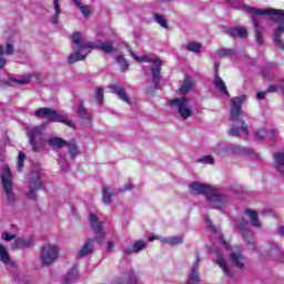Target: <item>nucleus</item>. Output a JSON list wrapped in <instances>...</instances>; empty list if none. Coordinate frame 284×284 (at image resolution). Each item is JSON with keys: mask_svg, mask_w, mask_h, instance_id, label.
<instances>
[{"mask_svg": "<svg viewBox=\"0 0 284 284\" xmlns=\"http://www.w3.org/2000/svg\"><path fill=\"white\" fill-rule=\"evenodd\" d=\"M3 54H7L8 57H11V54H14V40L9 39L6 43V49L3 47H0V70L6 68L7 60L3 58Z\"/></svg>", "mask_w": 284, "mask_h": 284, "instance_id": "16", "label": "nucleus"}, {"mask_svg": "<svg viewBox=\"0 0 284 284\" xmlns=\"http://www.w3.org/2000/svg\"><path fill=\"white\" fill-rule=\"evenodd\" d=\"M146 247H148V242L143 240H139L133 243V246L131 250L125 251V254H132V252L135 254H139V252H143V250H145Z\"/></svg>", "mask_w": 284, "mask_h": 284, "instance_id": "26", "label": "nucleus"}, {"mask_svg": "<svg viewBox=\"0 0 284 284\" xmlns=\"http://www.w3.org/2000/svg\"><path fill=\"white\" fill-rule=\"evenodd\" d=\"M116 63L120 65V68L123 72H125V70H128V68H130L128 60H125V58H123V55L116 57Z\"/></svg>", "mask_w": 284, "mask_h": 284, "instance_id": "39", "label": "nucleus"}, {"mask_svg": "<svg viewBox=\"0 0 284 284\" xmlns=\"http://www.w3.org/2000/svg\"><path fill=\"white\" fill-rule=\"evenodd\" d=\"M77 114L85 125H88V123H91L92 114L88 112V109H85V106H83V102H80L78 104Z\"/></svg>", "mask_w": 284, "mask_h": 284, "instance_id": "24", "label": "nucleus"}, {"mask_svg": "<svg viewBox=\"0 0 284 284\" xmlns=\"http://www.w3.org/2000/svg\"><path fill=\"white\" fill-rule=\"evenodd\" d=\"M219 54H223L224 57H230V54H234L232 49H223L219 51Z\"/></svg>", "mask_w": 284, "mask_h": 284, "instance_id": "49", "label": "nucleus"}, {"mask_svg": "<svg viewBox=\"0 0 284 284\" xmlns=\"http://www.w3.org/2000/svg\"><path fill=\"white\" fill-rule=\"evenodd\" d=\"M154 20L156 21V23H159V26H161V28H168V21H165V18H163V16L154 13Z\"/></svg>", "mask_w": 284, "mask_h": 284, "instance_id": "40", "label": "nucleus"}, {"mask_svg": "<svg viewBox=\"0 0 284 284\" xmlns=\"http://www.w3.org/2000/svg\"><path fill=\"white\" fill-rule=\"evenodd\" d=\"M201 260H196V262L193 264L189 276H187V281L185 284H199L201 283V277L199 276V263Z\"/></svg>", "mask_w": 284, "mask_h": 284, "instance_id": "21", "label": "nucleus"}, {"mask_svg": "<svg viewBox=\"0 0 284 284\" xmlns=\"http://www.w3.org/2000/svg\"><path fill=\"white\" fill-rule=\"evenodd\" d=\"M128 190H132V185L129 183L128 185L124 186V189L122 190V192H125Z\"/></svg>", "mask_w": 284, "mask_h": 284, "instance_id": "56", "label": "nucleus"}, {"mask_svg": "<svg viewBox=\"0 0 284 284\" xmlns=\"http://www.w3.org/2000/svg\"><path fill=\"white\" fill-rule=\"evenodd\" d=\"M73 43V53L69 55V63H77V61H83L90 52H92V47L90 43L83 41V36L81 32H74L71 37Z\"/></svg>", "mask_w": 284, "mask_h": 284, "instance_id": "3", "label": "nucleus"}, {"mask_svg": "<svg viewBox=\"0 0 284 284\" xmlns=\"http://www.w3.org/2000/svg\"><path fill=\"white\" fill-rule=\"evenodd\" d=\"M220 243H222V245L226 248V250H230V244L223 240V237H220Z\"/></svg>", "mask_w": 284, "mask_h": 284, "instance_id": "53", "label": "nucleus"}, {"mask_svg": "<svg viewBox=\"0 0 284 284\" xmlns=\"http://www.w3.org/2000/svg\"><path fill=\"white\" fill-rule=\"evenodd\" d=\"M59 245L47 243L41 247L40 261L42 265H52L59 258Z\"/></svg>", "mask_w": 284, "mask_h": 284, "instance_id": "9", "label": "nucleus"}, {"mask_svg": "<svg viewBox=\"0 0 284 284\" xmlns=\"http://www.w3.org/2000/svg\"><path fill=\"white\" fill-rule=\"evenodd\" d=\"M1 239H2V241H6L7 243H9L10 241H17V234L3 232L1 234Z\"/></svg>", "mask_w": 284, "mask_h": 284, "instance_id": "42", "label": "nucleus"}, {"mask_svg": "<svg viewBox=\"0 0 284 284\" xmlns=\"http://www.w3.org/2000/svg\"><path fill=\"white\" fill-rule=\"evenodd\" d=\"M80 12H82L83 17L88 18L90 14H92V8L90 6H80L79 8Z\"/></svg>", "mask_w": 284, "mask_h": 284, "instance_id": "47", "label": "nucleus"}, {"mask_svg": "<svg viewBox=\"0 0 284 284\" xmlns=\"http://www.w3.org/2000/svg\"><path fill=\"white\" fill-rule=\"evenodd\" d=\"M221 63L215 62V73L219 72V68H220Z\"/></svg>", "mask_w": 284, "mask_h": 284, "instance_id": "58", "label": "nucleus"}, {"mask_svg": "<svg viewBox=\"0 0 284 284\" xmlns=\"http://www.w3.org/2000/svg\"><path fill=\"white\" fill-rule=\"evenodd\" d=\"M271 139H276V135L272 134Z\"/></svg>", "mask_w": 284, "mask_h": 284, "instance_id": "62", "label": "nucleus"}, {"mask_svg": "<svg viewBox=\"0 0 284 284\" xmlns=\"http://www.w3.org/2000/svg\"><path fill=\"white\" fill-rule=\"evenodd\" d=\"M255 136H256V139H260V141H263V139H265V136H267V130H265V129H258V130L255 132Z\"/></svg>", "mask_w": 284, "mask_h": 284, "instance_id": "48", "label": "nucleus"}, {"mask_svg": "<svg viewBox=\"0 0 284 284\" xmlns=\"http://www.w3.org/2000/svg\"><path fill=\"white\" fill-rule=\"evenodd\" d=\"M106 250H108V252H112V250H114V243L108 242L106 243Z\"/></svg>", "mask_w": 284, "mask_h": 284, "instance_id": "54", "label": "nucleus"}, {"mask_svg": "<svg viewBox=\"0 0 284 284\" xmlns=\"http://www.w3.org/2000/svg\"><path fill=\"white\" fill-rule=\"evenodd\" d=\"M263 77H264L265 79H270V77H267V74H265V72H263Z\"/></svg>", "mask_w": 284, "mask_h": 284, "instance_id": "61", "label": "nucleus"}, {"mask_svg": "<svg viewBox=\"0 0 284 284\" xmlns=\"http://www.w3.org/2000/svg\"><path fill=\"white\" fill-rule=\"evenodd\" d=\"M53 10H54V13L51 17V21H52V23H57V21H59V16L61 14L60 0H53Z\"/></svg>", "mask_w": 284, "mask_h": 284, "instance_id": "34", "label": "nucleus"}, {"mask_svg": "<svg viewBox=\"0 0 284 284\" xmlns=\"http://www.w3.org/2000/svg\"><path fill=\"white\" fill-rule=\"evenodd\" d=\"M206 227L213 232V234H216V230L214 226H212V221L206 217Z\"/></svg>", "mask_w": 284, "mask_h": 284, "instance_id": "50", "label": "nucleus"}, {"mask_svg": "<svg viewBox=\"0 0 284 284\" xmlns=\"http://www.w3.org/2000/svg\"><path fill=\"white\" fill-rule=\"evenodd\" d=\"M227 152H232L233 154H245V155L252 154V150L236 145V144L229 145Z\"/></svg>", "mask_w": 284, "mask_h": 284, "instance_id": "28", "label": "nucleus"}, {"mask_svg": "<svg viewBox=\"0 0 284 284\" xmlns=\"http://www.w3.org/2000/svg\"><path fill=\"white\" fill-rule=\"evenodd\" d=\"M43 190V182H41V175L39 173H31V180L29 182V191L27 196L31 200L37 199V191Z\"/></svg>", "mask_w": 284, "mask_h": 284, "instance_id": "12", "label": "nucleus"}, {"mask_svg": "<svg viewBox=\"0 0 284 284\" xmlns=\"http://www.w3.org/2000/svg\"><path fill=\"white\" fill-rule=\"evenodd\" d=\"M160 241L163 245H181V243H183V236L178 235L172 237H163L160 239Z\"/></svg>", "mask_w": 284, "mask_h": 284, "instance_id": "30", "label": "nucleus"}, {"mask_svg": "<svg viewBox=\"0 0 284 284\" xmlns=\"http://www.w3.org/2000/svg\"><path fill=\"white\" fill-rule=\"evenodd\" d=\"M199 163H204V165H214V158L212 155H204L197 160Z\"/></svg>", "mask_w": 284, "mask_h": 284, "instance_id": "41", "label": "nucleus"}, {"mask_svg": "<svg viewBox=\"0 0 284 284\" xmlns=\"http://www.w3.org/2000/svg\"><path fill=\"white\" fill-rule=\"evenodd\" d=\"M69 154L71 159L79 156V148L77 146V144L74 143L69 144Z\"/></svg>", "mask_w": 284, "mask_h": 284, "instance_id": "43", "label": "nucleus"}, {"mask_svg": "<svg viewBox=\"0 0 284 284\" xmlns=\"http://www.w3.org/2000/svg\"><path fill=\"white\" fill-rule=\"evenodd\" d=\"M3 193L7 197V203L9 205H14L17 203V195L12 189V173L10 172V166L6 165L1 175Z\"/></svg>", "mask_w": 284, "mask_h": 284, "instance_id": "7", "label": "nucleus"}, {"mask_svg": "<svg viewBox=\"0 0 284 284\" xmlns=\"http://www.w3.org/2000/svg\"><path fill=\"white\" fill-rule=\"evenodd\" d=\"M265 94H266L265 91H260L256 94V99H258L261 101V100L265 99Z\"/></svg>", "mask_w": 284, "mask_h": 284, "instance_id": "52", "label": "nucleus"}, {"mask_svg": "<svg viewBox=\"0 0 284 284\" xmlns=\"http://www.w3.org/2000/svg\"><path fill=\"white\" fill-rule=\"evenodd\" d=\"M278 232H280V234H281L282 236H284V226L280 227V229H278Z\"/></svg>", "mask_w": 284, "mask_h": 284, "instance_id": "59", "label": "nucleus"}, {"mask_svg": "<svg viewBox=\"0 0 284 284\" xmlns=\"http://www.w3.org/2000/svg\"><path fill=\"white\" fill-rule=\"evenodd\" d=\"M115 284H141V277L133 270L124 272V274L115 280Z\"/></svg>", "mask_w": 284, "mask_h": 284, "instance_id": "14", "label": "nucleus"}, {"mask_svg": "<svg viewBox=\"0 0 284 284\" xmlns=\"http://www.w3.org/2000/svg\"><path fill=\"white\" fill-rule=\"evenodd\" d=\"M161 239H163V237L162 236H150L149 242L152 243V241H160V243H161Z\"/></svg>", "mask_w": 284, "mask_h": 284, "instance_id": "55", "label": "nucleus"}, {"mask_svg": "<svg viewBox=\"0 0 284 284\" xmlns=\"http://www.w3.org/2000/svg\"><path fill=\"white\" fill-rule=\"evenodd\" d=\"M94 99H95L98 105L103 104V89H101V88L97 89Z\"/></svg>", "mask_w": 284, "mask_h": 284, "instance_id": "45", "label": "nucleus"}, {"mask_svg": "<svg viewBox=\"0 0 284 284\" xmlns=\"http://www.w3.org/2000/svg\"><path fill=\"white\" fill-rule=\"evenodd\" d=\"M245 214L248 215V219L253 225V227H261V221H258V214L254 210L247 209Z\"/></svg>", "mask_w": 284, "mask_h": 284, "instance_id": "31", "label": "nucleus"}, {"mask_svg": "<svg viewBox=\"0 0 284 284\" xmlns=\"http://www.w3.org/2000/svg\"><path fill=\"white\" fill-rule=\"evenodd\" d=\"M273 159L276 172H278L280 176L284 179V151L275 153Z\"/></svg>", "mask_w": 284, "mask_h": 284, "instance_id": "22", "label": "nucleus"}, {"mask_svg": "<svg viewBox=\"0 0 284 284\" xmlns=\"http://www.w3.org/2000/svg\"><path fill=\"white\" fill-rule=\"evenodd\" d=\"M268 91H270V92H275V91H276V88H275V87H270V88H268Z\"/></svg>", "mask_w": 284, "mask_h": 284, "instance_id": "60", "label": "nucleus"}, {"mask_svg": "<svg viewBox=\"0 0 284 284\" xmlns=\"http://www.w3.org/2000/svg\"><path fill=\"white\" fill-rule=\"evenodd\" d=\"M216 265H219V267L222 270L224 276L232 278V268H230V264H227V261L225 260V257H223V254L216 252Z\"/></svg>", "mask_w": 284, "mask_h": 284, "instance_id": "18", "label": "nucleus"}, {"mask_svg": "<svg viewBox=\"0 0 284 284\" xmlns=\"http://www.w3.org/2000/svg\"><path fill=\"white\" fill-rule=\"evenodd\" d=\"M246 12L252 14L251 19L255 28V41L258 43V45H263V33L261 32V23H263V18L258 17L270 14L271 19L277 23L273 41L275 42L276 48L284 50V42L281 40V36L284 34V11L277 9H256L254 7H246Z\"/></svg>", "mask_w": 284, "mask_h": 284, "instance_id": "1", "label": "nucleus"}, {"mask_svg": "<svg viewBox=\"0 0 284 284\" xmlns=\"http://www.w3.org/2000/svg\"><path fill=\"white\" fill-rule=\"evenodd\" d=\"M169 103L172 108H175L178 114H180L184 120L190 119V116H194V111H192V100H190V98H176L171 100Z\"/></svg>", "mask_w": 284, "mask_h": 284, "instance_id": "8", "label": "nucleus"}, {"mask_svg": "<svg viewBox=\"0 0 284 284\" xmlns=\"http://www.w3.org/2000/svg\"><path fill=\"white\" fill-rule=\"evenodd\" d=\"M77 278H79V273L77 272V270H72L64 276L63 284L74 283Z\"/></svg>", "mask_w": 284, "mask_h": 284, "instance_id": "35", "label": "nucleus"}, {"mask_svg": "<svg viewBox=\"0 0 284 284\" xmlns=\"http://www.w3.org/2000/svg\"><path fill=\"white\" fill-rule=\"evenodd\" d=\"M244 101H247L246 95L236 97L231 100V121H239V116H243V110L241 108Z\"/></svg>", "mask_w": 284, "mask_h": 284, "instance_id": "11", "label": "nucleus"}, {"mask_svg": "<svg viewBox=\"0 0 284 284\" xmlns=\"http://www.w3.org/2000/svg\"><path fill=\"white\" fill-rule=\"evenodd\" d=\"M213 83L216 90L221 92V94H225L226 97H230V91H227V85H225V81H223V78L219 77V71H216L214 74Z\"/></svg>", "mask_w": 284, "mask_h": 284, "instance_id": "25", "label": "nucleus"}, {"mask_svg": "<svg viewBox=\"0 0 284 284\" xmlns=\"http://www.w3.org/2000/svg\"><path fill=\"white\" fill-rule=\"evenodd\" d=\"M0 263H3L7 270H13L14 267H17V263L12 261V257H10V252H8V247H6V245L3 244H0Z\"/></svg>", "mask_w": 284, "mask_h": 284, "instance_id": "15", "label": "nucleus"}, {"mask_svg": "<svg viewBox=\"0 0 284 284\" xmlns=\"http://www.w3.org/2000/svg\"><path fill=\"white\" fill-rule=\"evenodd\" d=\"M229 34L233 38L240 37V39H245V37H247V29L243 27H236L235 29L229 31Z\"/></svg>", "mask_w": 284, "mask_h": 284, "instance_id": "32", "label": "nucleus"}, {"mask_svg": "<svg viewBox=\"0 0 284 284\" xmlns=\"http://www.w3.org/2000/svg\"><path fill=\"white\" fill-rule=\"evenodd\" d=\"M192 88H194V80H192L190 77H186L180 87V94H187Z\"/></svg>", "mask_w": 284, "mask_h": 284, "instance_id": "29", "label": "nucleus"}, {"mask_svg": "<svg viewBox=\"0 0 284 284\" xmlns=\"http://www.w3.org/2000/svg\"><path fill=\"white\" fill-rule=\"evenodd\" d=\"M189 190L191 194H204L206 196L207 206L213 210H223V207L230 203V199L225 196L222 190L207 184L193 182L189 185Z\"/></svg>", "mask_w": 284, "mask_h": 284, "instance_id": "2", "label": "nucleus"}, {"mask_svg": "<svg viewBox=\"0 0 284 284\" xmlns=\"http://www.w3.org/2000/svg\"><path fill=\"white\" fill-rule=\"evenodd\" d=\"M37 119H48L50 123H63L68 128H74V122L68 115L59 114L55 110L50 108H40L34 112Z\"/></svg>", "mask_w": 284, "mask_h": 284, "instance_id": "4", "label": "nucleus"}, {"mask_svg": "<svg viewBox=\"0 0 284 284\" xmlns=\"http://www.w3.org/2000/svg\"><path fill=\"white\" fill-rule=\"evenodd\" d=\"M237 230L246 242L248 250H256L254 236L252 234V230H250V223H247V221L245 220H240L237 224Z\"/></svg>", "mask_w": 284, "mask_h": 284, "instance_id": "10", "label": "nucleus"}, {"mask_svg": "<svg viewBox=\"0 0 284 284\" xmlns=\"http://www.w3.org/2000/svg\"><path fill=\"white\" fill-rule=\"evenodd\" d=\"M34 245V240L32 237L21 239L17 237L11 244L12 250H26V247H32Z\"/></svg>", "mask_w": 284, "mask_h": 284, "instance_id": "20", "label": "nucleus"}, {"mask_svg": "<svg viewBox=\"0 0 284 284\" xmlns=\"http://www.w3.org/2000/svg\"><path fill=\"white\" fill-rule=\"evenodd\" d=\"M109 90H111L113 94H116V97L121 99V101L130 105L131 103L130 97H128V93L125 92V89H123V87L119 84H111L109 85Z\"/></svg>", "mask_w": 284, "mask_h": 284, "instance_id": "19", "label": "nucleus"}, {"mask_svg": "<svg viewBox=\"0 0 284 284\" xmlns=\"http://www.w3.org/2000/svg\"><path fill=\"white\" fill-rule=\"evenodd\" d=\"M225 1H232V0H225Z\"/></svg>", "mask_w": 284, "mask_h": 284, "instance_id": "63", "label": "nucleus"}, {"mask_svg": "<svg viewBox=\"0 0 284 284\" xmlns=\"http://www.w3.org/2000/svg\"><path fill=\"white\" fill-rule=\"evenodd\" d=\"M73 1H74L75 6L79 8H81V6H83L81 0H73Z\"/></svg>", "mask_w": 284, "mask_h": 284, "instance_id": "57", "label": "nucleus"}, {"mask_svg": "<svg viewBox=\"0 0 284 284\" xmlns=\"http://www.w3.org/2000/svg\"><path fill=\"white\" fill-rule=\"evenodd\" d=\"M92 252H94V244L92 239H89L78 252V256H88V254H92Z\"/></svg>", "mask_w": 284, "mask_h": 284, "instance_id": "27", "label": "nucleus"}, {"mask_svg": "<svg viewBox=\"0 0 284 284\" xmlns=\"http://www.w3.org/2000/svg\"><path fill=\"white\" fill-rule=\"evenodd\" d=\"M276 261H278V263H284V251L277 252Z\"/></svg>", "mask_w": 284, "mask_h": 284, "instance_id": "51", "label": "nucleus"}, {"mask_svg": "<svg viewBox=\"0 0 284 284\" xmlns=\"http://www.w3.org/2000/svg\"><path fill=\"white\" fill-rule=\"evenodd\" d=\"M89 222L95 234V241H98V243H103L105 232L103 231V226H101V222H99V219L94 215V213L89 215Z\"/></svg>", "mask_w": 284, "mask_h": 284, "instance_id": "13", "label": "nucleus"}, {"mask_svg": "<svg viewBox=\"0 0 284 284\" xmlns=\"http://www.w3.org/2000/svg\"><path fill=\"white\" fill-rule=\"evenodd\" d=\"M129 52L131 57L135 60L139 61L140 63H153L154 68L151 69L152 77H153V83L158 84L159 79H161V65H163V61L159 58H153L150 55H136L132 49H129Z\"/></svg>", "mask_w": 284, "mask_h": 284, "instance_id": "6", "label": "nucleus"}, {"mask_svg": "<svg viewBox=\"0 0 284 284\" xmlns=\"http://www.w3.org/2000/svg\"><path fill=\"white\" fill-rule=\"evenodd\" d=\"M186 50H189V52H194L195 54H199V52H201V43L190 42L189 44H186Z\"/></svg>", "mask_w": 284, "mask_h": 284, "instance_id": "38", "label": "nucleus"}, {"mask_svg": "<svg viewBox=\"0 0 284 284\" xmlns=\"http://www.w3.org/2000/svg\"><path fill=\"white\" fill-rule=\"evenodd\" d=\"M230 258L237 270H245V256H243L242 250L232 251Z\"/></svg>", "mask_w": 284, "mask_h": 284, "instance_id": "17", "label": "nucleus"}, {"mask_svg": "<svg viewBox=\"0 0 284 284\" xmlns=\"http://www.w3.org/2000/svg\"><path fill=\"white\" fill-rule=\"evenodd\" d=\"M26 161V153L20 152L18 155V170L21 172L23 170V163Z\"/></svg>", "mask_w": 284, "mask_h": 284, "instance_id": "46", "label": "nucleus"}, {"mask_svg": "<svg viewBox=\"0 0 284 284\" xmlns=\"http://www.w3.org/2000/svg\"><path fill=\"white\" fill-rule=\"evenodd\" d=\"M30 79H32V75L24 74L20 79H17L14 81H16V83H19L21 85H28V83H30Z\"/></svg>", "mask_w": 284, "mask_h": 284, "instance_id": "44", "label": "nucleus"}, {"mask_svg": "<svg viewBox=\"0 0 284 284\" xmlns=\"http://www.w3.org/2000/svg\"><path fill=\"white\" fill-rule=\"evenodd\" d=\"M48 143L51 148H63V145L67 144V142L61 138H51L48 140Z\"/></svg>", "mask_w": 284, "mask_h": 284, "instance_id": "36", "label": "nucleus"}, {"mask_svg": "<svg viewBox=\"0 0 284 284\" xmlns=\"http://www.w3.org/2000/svg\"><path fill=\"white\" fill-rule=\"evenodd\" d=\"M99 50H102V52H105L106 54H110L112 52H116V49L114 48V44L110 41L100 42L98 44Z\"/></svg>", "mask_w": 284, "mask_h": 284, "instance_id": "33", "label": "nucleus"}, {"mask_svg": "<svg viewBox=\"0 0 284 284\" xmlns=\"http://www.w3.org/2000/svg\"><path fill=\"white\" fill-rule=\"evenodd\" d=\"M44 130L45 124L27 129L29 143L32 146L33 152H43L45 149V140H43Z\"/></svg>", "mask_w": 284, "mask_h": 284, "instance_id": "5", "label": "nucleus"}, {"mask_svg": "<svg viewBox=\"0 0 284 284\" xmlns=\"http://www.w3.org/2000/svg\"><path fill=\"white\" fill-rule=\"evenodd\" d=\"M241 128L233 125L230 131L229 134L231 136H247L250 134V132L247 131V124H245L244 121L240 122Z\"/></svg>", "mask_w": 284, "mask_h": 284, "instance_id": "23", "label": "nucleus"}, {"mask_svg": "<svg viewBox=\"0 0 284 284\" xmlns=\"http://www.w3.org/2000/svg\"><path fill=\"white\" fill-rule=\"evenodd\" d=\"M103 203H110L112 201V196H114V191L111 187L105 186L103 189Z\"/></svg>", "mask_w": 284, "mask_h": 284, "instance_id": "37", "label": "nucleus"}]
</instances>
